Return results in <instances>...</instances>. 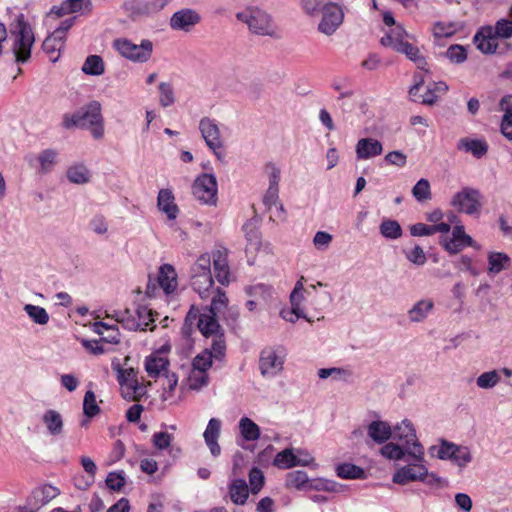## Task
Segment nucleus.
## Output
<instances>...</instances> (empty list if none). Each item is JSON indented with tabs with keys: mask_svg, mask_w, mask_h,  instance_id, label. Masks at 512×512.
I'll return each mask as SVG.
<instances>
[{
	"mask_svg": "<svg viewBox=\"0 0 512 512\" xmlns=\"http://www.w3.org/2000/svg\"><path fill=\"white\" fill-rule=\"evenodd\" d=\"M208 382H209V374L208 373L201 371V370H197L196 368L191 366L190 373L187 377V385L189 386L190 389L199 390L202 387L206 386L208 384Z\"/></svg>",
	"mask_w": 512,
	"mask_h": 512,
	"instance_id": "nucleus-40",
	"label": "nucleus"
},
{
	"mask_svg": "<svg viewBox=\"0 0 512 512\" xmlns=\"http://www.w3.org/2000/svg\"><path fill=\"white\" fill-rule=\"evenodd\" d=\"M380 453L387 459L399 460L404 456L403 449L392 442L385 444L381 449Z\"/></svg>",
	"mask_w": 512,
	"mask_h": 512,
	"instance_id": "nucleus-54",
	"label": "nucleus"
},
{
	"mask_svg": "<svg viewBox=\"0 0 512 512\" xmlns=\"http://www.w3.org/2000/svg\"><path fill=\"white\" fill-rule=\"evenodd\" d=\"M158 208L164 212L168 219L173 220L177 217L178 207L175 204V198L171 190L161 189L157 199Z\"/></svg>",
	"mask_w": 512,
	"mask_h": 512,
	"instance_id": "nucleus-27",
	"label": "nucleus"
},
{
	"mask_svg": "<svg viewBox=\"0 0 512 512\" xmlns=\"http://www.w3.org/2000/svg\"><path fill=\"white\" fill-rule=\"evenodd\" d=\"M368 435L377 443H384L391 435V427L383 421H373L368 426Z\"/></svg>",
	"mask_w": 512,
	"mask_h": 512,
	"instance_id": "nucleus-33",
	"label": "nucleus"
},
{
	"mask_svg": "<svg viewBox=\"0 0 512 512\" xmlns=\"http://www.w3.org/2000/svg\"><path fill=\"white\" fill-rule=\"evenodd\" d=\"M84 6V0H66L60 6H54L50 14H54L56 17H61L66 14L79 12Z\"/></svg>",
	"mask_w": 512,
	"mask_h": 512,
	"instance_id": "nucleus-39",
	"label": "nucleus"
},
{
	"mask_svg": "<svg viewBox=\"0 0 512 512\" xmlns=\"http://www.w3.org/2000/svg\"><path fill=\"white\" fill-rule=\"evenodd\" d=\"M10 33L14 36L13 52L18 63H25L31 57V49L35 38L31 25L23 14L15 17L10 24Z\"/></svg>",
	"mask_w": 512,
	"mask_h": 512,
	"instance_id": "nucleus-1",
	"label": "nucleus"
},
{
	"mask_svg": "<svg viewBox=\"0 0 512 512\" xmlns=\"http://www.w3.org/2000/svg\"><path fill=\"white\" fill-rule=\"evenodd\" d=\"M200 21V16L191 9H183L173 14L170 25L173 29L189 31Z\"/></svg>",
	"mask_w": 512,
	"mask_h": 512,
	"instance_id": "nucleus-24",
	"label": "nucleus"
},
{
	"mask_svg": "<svg viewBox=\"0 0 512 512\" xmlns=\"http://www.w3.org/2000/svg\"><path fill=\"white\" fill-rule=\"evenodd\" d=\"M193 195L207 204H214L217 199V181L211 174H202L192 185Z\"/></svg>",
	"mask_w": 512,
	"mask_h": 512,
	"instance_id": "nucleus-14",
	"label": "nucleus"
},
{
	"mask_svg": "<svg viewBox=\"0 0 512 512\" xmlns=\"http://www.w3.org/2000/svg\"><path fill=\"white\" fill-rule=\"evenodd\" d=\"M56 157V151L51 149H47L39 155L38 160L40 162L42 172H48L53 168L56 162Z\"/></svg>",
	"mask_w": 512,
	"mask_h": 512,
	"instance_id": "nucleus-53",
	"label": "nucleus"
},
{
	"mask_svg": "<svg viewBox=\"0 0 512 512\" xmlns=\"http://www.w3.org/2000/svg\"><path fill=\"white\" fill-rule=\"evenodd\" d=\"M83 413L88 418H92L100 413V407L97 404L94 392L87 391L83 400Z\"/></svg>",
	"mask_w": 512,
	"mask_h": 512,
	"instance_id": "nucleus-46",
	"label": "nucleus"
},
{
	"mask_svg": "<svg viewBox=\"0 0 512 512\" xmlns=\"http://www.w3.org/2000/svg\"><path fill=\"white\" fill-rule=\"evenodd\" d=\"M511 264L510 257L501 252H491L488 254V273L498 274L502 270L509 268Z\"/></svg>",
	"mask_w": 512,
	"mask_h": 512,
	"instance_id": "nucleus-34",
	"label": "nucleus"
},
{
	"mask_svg": "<svg viewBox=\"0 0 512 512\" xmlns=\"http://www.w3.org/2000/svg\"><path fill=\"white\" fill-rule=\"evenodd\" d=\"M394 438L401 441L407 452L417 459H421L424 452L422 446L418 443L413 425L407 421H402L394 429Z\"/></svg>",
	"mask_w": 512,
	"mask_h": 512,
	"instance_id": "nucleus-11",
	"label": "nucleus"
},
{
	"mask_svg": "<svg viewBox=\"0 0 512 512\" xmlns=\"http://www.w3.org/2000/svg\"><path fill=\"white\" fill-rule=\"evenodd\" d=\"M171 345L163 344L159 349L152 352L145 359V370L149 377L158 378L168 371Z\"/></svg>",
	"mask_w": 512,
	"mask_h": 512,
	"instance_id": "nucleus-12",
	"label": "nucleus"
},
{
	"mask_svg": "<svg viewBox=\"0 0 512 512\" xmlns=\"http://www.w3.org/2000/svg\"><path fill=\"white\" fill-rule=\"evenodd\" d=\"M381 234L390 239H397L402 235V228L395 220H384L380 225Z\"/></svg>",
	"mask_w": 512,
	"mask_h": 512,
	"instance_id": "nucleus-47",
	"label": "nucleus"
},
{
	"mask_svg": "<svg viewBox=\"0 0 512 512\" xmlns=\"http://www.w3.org/2000/svg\"><path fill=\"white\" fill-rule=\"evenodd\" d=\"M439 244L449 254H457L465 247H474V240L466 234L463 225H455L452 230V236L442 235Z\"/></svg>",
	"mask_w": 512,
	"mask_h": 512,
	"instance_id": "nucleus-13",
	"label": "nucleus"
},
{
	"mask_svg": "<svg viewBox=\"0 0 512 512\" xmlns=\"http://www.w3.org/2000/svg\"><path fill=\"white\" fill-rule=\"evenodd\" d=\"M309 478L304 471H292L286 475L285 486L288 489L303 490L308 486Z\"/></svg>",
	"mask_w": 512,
	"mask_h": 512,
	"instance_id": "nucleus-37",
	"label": "nucleus"
},
{
	"mask_svg": "<svg viewBox=\"0 0 512 512\" xmlns=\"http://www.w3.org/2000/svg\"><path fill=\"white\" fill-rule=\"evenodd\" d=\"M455 31V26L452 23L438 22L433 26V34L437 38L450 37Z\"/></svg>",
	"mask_w": 512,
	"mask_h": 512,
	"instance_id": "nucleus-61",
	"label": "nucleus"
},
{
	"mask_svg": "<svg viewBox=\"0 0 512 512\" xmlns=\"http://www.w3.org/2000/svg\"><path fill=\"white\" fill-rule=\"evenodd\" d=\"M406 257L410 262L416 265H423L426 262L425 252L418 245H416L410 251L406 252Z\"/></svg>",
	"mask_w": 512,
	"mask_h": 512,
	"instance_id": "nucleus-62",
	"label": "nucleus"
},
{
	"mask_svg": "<svg viewBox=\"0 0 512 512\" xmlns=\"http://www.w3.org/2000/svg\"><path fill=\"white\" fill-rule=\"evenodd\" d=\"M25 311L38 324L44 325L49 321L48 313L42 307L28 304L25 306Z\"/></svg>",
	"mask_w": 512,
	"mask_h": 512,
	"instance_id": "nucleus-49",
	"label": "nucleus"
},
{
	"mask_svg": "<svg viewBox=\"0 0 512 512\" xmlns=\"http://www.w3.org/2000/svg\"><path fill=\"white\" fill-rule=\"evenodd\" d=\"M336 473L343 479H362L365 477L364 470L352 463H342L336 467Z\"/></svg>",
	"mask_w": 512,
	"mask_h": 512,
	"instance_id": "nucleus-38",
	"label": "nucleus"
},
{
	"mask_svg": "<svg viewBox=\"0 0 512 512\" xmlns=\"http://www.w3.org/2000/svg\"><path fill=\"white\" fill-rule=\"evenodd\" d=\"M83 121L86 122L89 129L96 139L104 136L103 117L101 114V105L97 101H92L82 108Z\"/></svg>",
	"mask_w": 512,
	"mask_h": 512,
	"instance_id": "nucleus-17",
	"label": "nucleus"
},
{
	"mask_svg": "<svg viewBox=\"0 0 512 512\" xmlns=\"http://www.w3.org/2000/svg\"><path fill=\"white\" fill-rule=\"evenodd\" d=\"M117 378L125 397L139 400L144 394L145 386L138 381L137 372L133 368L119 369Z\"/></svg>",
	"mask_w": 512,
	"mask_h": 512,
	"instance_id": "nucleus-15",
	"label": "nucleus"
},
{
	"mask_svg": "<svg viewBox=\"0 0 512 512\" xmlns=\"http://www.w3.org/2000/svg\"><path fill=\"white\" fill-rule=\"evenodd\" d=\"M239 432L245 441H256L260 438V427L250 418L242 417L239 421Z\"/></svg>",
	"mask_w": 512,
	"mask_h": 512,
	"instance_id": "nucleus-35",
	"label": "nucleus"
},
{
	"mask_svg": "<svg viewBox=\"0 0 512 512\" xmlns=\"http://www.w3.org/2000/svg\"><path fill=\"white\" fill-rule=\"evenodd\" d=\"M173 438L168 432H156L152 436V443L157 449L164 450L171 445Z\"/></svg>",
	"mask_w": 512,
	"mask_h": 512,
	"instance_id": "nucleus-58",
	"label": "nucleus"
},
{
	"mask_svg": "<svg viewBox=\"0 0 512 512\" xmlns=\"http://www.w3.org/2000/svg\"><path fill=\"white\" fill-rule=\"evenodd\" d=\"M221 422L216 418L209 420L206 430L204 432V439L209 447L213 456H218L221 452V448L218 444V438L220 436Z\"/></svg>",
	"mask_w": 512,
	"mask_h": 512,
	"instance_id": "nucleus-25",
	"label": "nucleus"
},
{
	"mask_svg": "<svg viewBox=\"0 0 512 512\" xmlns=\"http://www.w3.org/2000/svg\"><path fill=\"white\" fill-rule=\"evenodd\" d=\"M380 141L373 138H362L357 142L356 154L358 159H369L382 154Z\"/></svg>",
	"mask_w": 512,
	"mask_h": 512,
	"instance_id": "nucleus-26",
	"label": "nucleus"
},
{
	"mask_svg": "<svg viewBox=\"0 0 512 512\" xmlns=\"http://www.w3.org/2000/svg\"><path fill=\"white\" fill-rule=\"evenodd\" d=\"M492 32L496 37L508 39L512 37V21L508 19H501L496 22L495 26L492 27Z\"/></svg>",
	"mask_w": 512,
	"mask_h": 512,
	"instance_id": "nucleus-48",
	"label": "nucleus"
},
{
	"mask_svg": "<svg viewBox=\"0 0 512 512\" xmlns=\"http://www.w3.org/2000/svg\"><path fill=\"white\" fill-rule=\"evenodd\" d=\"M423 88V79L420 77L419 81H417L409 90V95L414 102H418L421 104L432 105L438 99V94L435 93V90H432L430 86L427 87L426 92L421 94L420 91Z\"/></svg>",
	"mask_w": 512,
	"mask_h": 512,
	"instance_id": "nucleus-28",
	"label": "nucleus"
},
{
	"mask_svg": "<svg viewBox=\"0 0 512 512\" xmlns=\"http://www.w3.org/2000/svg\"><path fill=\"white\" fill-rule=\"evenodd\" d=\"M226 343L225 339L218 336L212 343L211 348L204 349L201 353L197 354L193 360L191 366L197 370L208 373L212 367L213 359L222 360L225 357Z\"/></svg>",
	"mask_w": 512,
	"mask_h": 512,
	"instance_id": "nucleus-9",
	"label": "nucleus"
},
{
	"mask_svg": "<svg viewBox=\"0 0 512 512\" xmlns=\"http://www.w3.org/2000/svg\"><path fill=\"white\" fill-rule=\"evenodd\" d=\"M229 495L233 503L243 505L249 496V488L245 480H233L229 486Z\"/></svg>",
	"mask_w": 512,
	"mask_h": 512,
	"instance_id": "nucleus-32",
	"label": "nucleus"
},
{
	"mask_svg": "<svg viewBox=\"0 0 512 512\" xmlns=\"http://www.w3.org/2000/svg\"><path fill=\"white\" fill-rule=\"evenodd\" d=\"M82 71L88 75H101L104 72V63L100 56L90 55L85 60Z\"/></svg>",
	"mask_w": 512,
	"mask_h": 512,
	"instance_id": "nucleus-43",
	"label": "nucleus"
},
{
	"mask_svg": "<svg viewBox=\"0 0 512 512\" xmlns=\"http://www.w3.org/2000/svg\"><path fill=\"white\" fill-rule=\"evenodd\" d=\"M406 41V33L405 31L397 27L391 31V33L383 36L380 40L381 44L385 47H391L395 51H397L398 43L403 44Z\"/></svg>",
	"mask_w": 512,
	"mask_h": 512,
	"instance_id": "nucleus-42",
	"label": "nucleus"
},
{
	"mask_svg": "<svg viewBox=\"0 0 512 512\" xmlns=\"http://www.w3.org/2000/svg\"><path fill=\"white\" fill-rule=\"evenodd\" d=\"M413 196L418 201L431 198L430 184L426 179H420L412 189Z\"/></svg>",
	"mask_w": 512,
	"mask_h": 512,
	"instance_id": "nucleus-52",
	"label": "nucleus"
},
{
	"mask_svg": "<svg viewBox=\"0 0 512 512\" xmlns=\"http://www.w3.org/2000/svg\"><path fill=\"white\" fill-rule=\"evenodd\" d=\"M418 480L427 484L440 483L439 478H436L434 474H428L427 468L419 463L402 467L393 475V482L400 485Z\"/></svg>",
	"mask_w": 512,
	"mask_h": 512,
	"instance_id": "nucleus-8",
	"label": "nucleus"
},
{
	"mask_svg": "<svg viewBox=\"0 0 512 512\" xmlns=\"http://www.w3.org/2000/svg\"><path fill=\"white\" fill-rule=\"evenodd\" d=\"M209 298L211 299V303L209 306L205 307L208 312L221 315L228 309L229 299L223 289L219 287L213 289L212 295Z\"/></svg>",
	"mask_w": 512,
	"mask_h": 512,
	"instance_id": "nucleus-30",
	"label": "nucleus"
},
{
	"mask_svg": "<svg viewBox=\"0 0 512 512\" xmlns=\"http://www.w3.org/2000/svg\"><path fill=\"white\" fill-rule=\"evenodd\" d=\"M113 45L123 57L137 62H146L153 51V44L149 40H143L141 44L137 45L122 38L116 39Z\"/></svg>",
	"mask_w": 512,
	"mask_h": 512,
	"instance_id": "nucleus-7",
	"label": "nucleus"
},
{
	"mask_svg": "<svg viewBox=\"0 0 512 512\" xmlns=\"http://www.w3.org/2000/svg\"><path fill=\"white\" fill-rule=\"evenodd\" d=\"M114 317L116 322L131 331H152L155 328L153 312L146 306L115 311Z\"/></svg>",
	"mask_w": 512,
	"mask_h": 512,
	"instance_id": "nucleus-3",
	"label": "nucleus"
},
{
	"mask_svg": "<svg viewBox=\"0 0 512 512\" xmlns=\"http://www.w3.org/2000/svg\"><path fill=\"white\" fill-rule=\"evenodd\" d=\"M67 177L69 181L76 184L87 183L90 179V173L86 166L83 164H77L71 166L67 170Z\"/></svg>",
	"mask_w": 512,
	"mask_h": 512,
	"instance_id": "nucleus-41",
	"label": "nucleus"
},
{
	"mask_svg": "<svg viewBox=\"0 0 512 512\" xmlns=\"http://www.w3.org/2000/svg\"><path fill=\"white\" fill-rule=\"evenodd\" d=\"M213 268L217 281L224 286L231 282V271L228 262V251L225 248H219L212 252Z\"/></svg>",
	"mask_w": 512,
	"mask_h": 512,
	"instance_id": "nucleus-21",
	"label": "nucleus"
},
{
	"mask_svg": "<svg viewBox=\"0 0 512 512\" xmlns=\"http://www.w3.org/2000/svg\"><path fill=\"white\" fill-rule=\"evenodd\" d=\"M191 286L203 300L212 295L215 287L211 274V257L208 254L201 255L192 266Z\"/></svg>",
	"mask_w": 512,
	"mask_h": 512,
	"instance_id": "nucleus-2",
	"label": "nucleus"
},
{
	"mask_svg": "<svg viewBox=\"0 0 512 512\" xmlns=\"http://www.w3.org/2000/svg\"><path fill=\"white\" fill-rule=\"evenodd\" d=\"M303 277L299 281H297L294 290L290 295L291 302V310H282L281 315L284 319L294 322L296 319L303 317L306 318L307 315L305 313V307L301 305L302 300L304 299V287H303Z\"/></svg>",
	"mask_w": 512,
	"mask_h": 512,
	"instance_id": "nucleus-20",
	"label": "nucleus"
},
{
	"mask_svg": "<svg viewBox=\"0 0 512 512\" xmlns=\"http://www.w3.org/2000/svg\"><path fill=\"white\" fill-rule=\"evenodd\" d=\"M199 128L207 146L213 150L214 154L220 159L223 144L217 124L209 118H203L200 121Z\"/></svg>",
	"mask_w": 512,
	"mask_h": 512,
	"instance_id": "nucleus-19",
	"label": "nucleus"
},
{
	"mask_svg": "<svg viewBox=\"0 0 512 512\" xmlns=\"http://www.w3.org/2000/svg\"><path fill=\"white\" fill-rule=\"evenodd\" d=\"M154 280L165 295L175 294L178 290V273L171 264L161 265Z\"/></svg>",
	"mask_w": 512,
	"mask_h": 512,
	"instance_id": "nucleus-18",
	"label": "nucleus"
},
{
	"mask_svg": "<svg viewBox=\"0 0 512 512\" xmlns=\"http://www.w3.org/2000/svg\"><path fill=\"white\" fill-rule=\"evenodd\" d=\"M75 17L66 19L61 22L49 36L46 37L42 44L43 51L51 62H56L65 46V40L69 29L74 25Z\"/></svg>",
	"mask_w": 512,
	"mask_h": 512,
	"instance_id": "nucleus-5",
	"label": "nucleus"
},
{
	"mask_svg": "<svg viewBox=\"0 0 512 512\" xmlns=\"http://www.w3.org/2000/svg\"><path fill=\"white\" fill-rule=\"evenodd\" d=\"M218 314L213 312H208L206 308H204L203 312H200V309L195 305H192L185 317L186 324H192L193 321L197 320V327L201 334L208 338L212 337V342L218 337L221 336L225 339L223 332L221 331V327L216 319Z\"/></svg>",
	"mask_w": 512,
	"mask_h": 512,
	"instance_id": "nucleus-4",
	"label": "nucleus"
},
{
	"mask_svg": "<svg viewBox=\"0 0 512 512\" xmlns=\"http://www.w3.org/2000/svg\"><path fill=\"white\" fill-rule=\"evenodd\" d=\"M265 172L269 177L270 186L267 191V197H276L278 193V182L280 179V170L271 163L266 164Z\"/></svg>",
	"mask_w": 512,
	"mask_h": 512,
	"instance_id": "nucleus-44",
	"label": "nucleus"
},
{
	"mask_svg": "<svg viewBox=\"0 0 512 512\" xmlns=\"http://www.w3.org/2000/svg\"><path fill=\"white\" fill-rule=\"evenodd\" d=\"M260 370L264 376H274L283 368V359L273 348L262 350L259 360Z\"/></svg>",
	"mask_w": 512,
	"mask_h": 512,
	"instance_id": "nucleus-22",
	"label": "nucleus"
},
{
	"mask_svg": "<svg viewBox=\"0 0 512 512\" xmlns=\"http://www.w3.org/2000/svg\"><path fill=\"white\" fill-rule=\"evenodd\" d=\"M500 381V375L496 370L485 372L477 378V385L480 388L488 389L494 387Z\"/></svg>",
	"mask_w": 512,
	"mask_h": 512,
	"instance_id": "nucleus-51",
	"label": "nucleus"
},
{
	"mask_svg": "<svg viewBox=\"0 0 512 512\" xmlns=\"http://www.w3.org/2000/svg\"><path fill=\"white\" fill-rule=\"evenodd\" d=\"M459 148L470 152L477 158H481L487 153L488 145L484 140L463 138L459 143Z\"/></svg>",
	"mask_w": 512,
	"mask_h": 512,
	"instance_id": "nucleus-36",
	"label": "nucleus"
},
{
	"mask_svg": "<svg viewBox=\"0 0 512 512\" xmlns=\"http://www.w3.org/2000/svg\"><path fill=\"white\" fill-rule=\"evenodd\" d=\"M106 485L113 491H120L125 485V476L123 471L111 472L106 478Z\"/></svg>",
	"mask_w": 512,
	"mask_h": 512,
	"instance_id": "nucleus-55",
	"label": "nucleus"
},
{
	"mask_svg": "<svg viewBox=\"0 0 512 512\" xmlns=\"http://www.w3.org/2000/svg\"><path fill=\"white\" fill-rule=\"evenodd\" d=\"M62 125L66 129H70L72 127H79V128L87 127L86 122L83 121L82 111H78L77 113H74V114H65L63 116Z\"/></svg>",
	"mask_w": 512,
	"mask_h": 512,
	"instance_id": "nucleus-57",
	"label": "nucleus"
},
{
	"mask_svg": "<svg viewBox=\"0 0 512 512\" xmlns=\"http://www.w3.org/2000/svg\"><path fill=\"white\" fill-rule=\"evenodd\" d=\"M498 40L499 39L492 32V26L481 27L473 38L477 49L484 54L495 53L499 46Z\"/></svg>",
	"mask_w": 512,
	"mask_h": 512,
	"instance_id": "nucleus-23",
	"label": "nucleus"
},
{
	"mask_svg": "<svg viewBox=\"0 0 512 512\" xmlns=\"http://www.w3.org/2000/svg\"><path fill=\"white\" fill-rule=\"evenodd\" d=\"M42 421L51 435L58 436L63 432V418L59 412L47 410L42 416Z\"/></svg>",
	"mask_w": 512,
	"mask_h": 512,
	"instance_id": "nucleus-31",
	"label": "nucleus"
},
{
	"mask_svg": "<svg viewBox=\"0 0 512 512\" xmlns=\"http://www.w3.org/2000/svg\"><path fill=\"white\" fill-rule=\"evenodd\" d=\"M343 19L342 8L336 3L328 2L323 6L322 19L318 28L322 33L331 35L342 24Z\"/></svg>",
	"mask_w": 512,
	"mask_h": 512,
	"instance_id": "nucleus-16",
	"label": "nucleus"
},
{
	"mask_svg": "<svg viewBox=\"0 0 512 512\" xmlns=\"http://www.w3.org/2000/svg\"><path fill=\"white\" fill-rule=\"evenodd\" d=\"M328 0H302L301 6L306 14L310 16L318 15L323 9V6L327 4Z\"/></svg>",
	"mask_w": 512,
	"mask_h": 512,
	"instance_id": "nucleus-56",
	"label": "nucleus"
},
{
	"mask_svg": "<svg viewBox=\"0 0 512 512\" xmlns=\"http://www.w3.org/2000/svg\"><path fill=\"white\" fill-rule=\"evenodd\" d=\"M306 462L298 459V457L294 454L293 450L290 448H286L279 453L276 454L273 465L278 469H290L299 465H306Z\"/></svg>",
	"mask_w": 512,
	"mask_h": 512,
	"instance_id": "nucleus-29",
	"label": "nucleus"
},
{
	"mask_svg": "<svg viewBox=\"0 0 512 512\" xmlns=\"http://www.w3.org/2000/svg\"><path fill=\"white\" fill-rule=\"evenodd\" d=\"M447 57L452 62L462 63L467 59V52L461 45H451L447 50Z\"/></svg>",
	"mask_w": 512,
	"mask_h": 512,
	"instance_id": "nucleus-59",
	"label": "nucleus"
},
{
	"mask_svg": "<svg viewBox=\"0 0 512 512\" xmlns=\"http://www.w3.org/2000/svg\"><path fill=\"white\" fill-rule=\"evenodd\" d=\"M237 18L248 24L249 29L260 35H275V27L267 13L258 8H249L237 14Z\"/></svg>",
	"mask_w": 512,
	"mask_h": 512,
	"instance_id": "nucleus-6",
	"label": "nucleus"
},
{
	"mask_svg": "<svg viewBox=\"0 0 512 512\" xmlns=\"http://www.w3.org/2000/svg\"><path fill=\"white\" fill-rule=\"evenodd\" d=\"M451 205L459 212L478 215L481 210V195L478 190L465 187L453 196Z\"/></svg>",
	"mask_w": 512,
	"mask_h": 512,
	"instance_id": "nucleus-10",
	"label": "nucleus"
},
{
	"mask_svg": "<svg viewBox=\"0 0 512 512\" xmlns=\"http://www.w3.org/2000/svg\"><path fill=\"white\" fill-rule=\"evenodd\" d=\"M397 52L404 53L410 60L414 59L420 54L419 48L407 40L403 44L398 43Z\"/></svg>",
	"mask_w": 512,
	"mask_h": 512,
	"instance_id": "nucleus-64",
	"label": "nucleus"
},
{
	"mask_svg": "<svg viewBox=\"0 0 512 512\" xmlns=\"http://www.w3.org/2000/svg\"><path fill=\"white\" fill-rule=\"evenodd\" d=\"M264 474L263 472L257 468L254 467L249 472V483H250V490L253 494H257L264 485Z\"/></svg>",
	"mask_w": 512,
	"mask_h": 512,
	"instance_id": "nucleus-50",
	"label": "nucleus"
},
{
	"mask_svg": "<svg viewBox=\"0 0 512 512\" xmlns=\"http://www.w3.org/2000/svg\"><path fill=\"white\" fill-rule=\"evenodd\" d=\"M160 103L162 106L167 107L174 103L173 88L168 83H161L159 85Z\"/></svg>",
	"mask_w": 512,
	"mask_h": 512,
	"instance_id": "nucleus-60",
	"label": "nucleus"
},
{
	"mask_svg": "<svg viewBox=\"0 0 512 512\" xmlns=\"http://www.w3.org/2000/svg\"><path fill=\"white\" fill-rule=\"evenodd\" d=\"M433 302L431 300H421L419 301L410 311L409 316L412 321H421L423 320L427 313L431 311L433 308Z\"/></svg>",
	"mask_w": 512,
	"mask_h": 512,
	"instance_id": "nucleus-45",
	"label": "nucleus"
},
{
	"mask_svg": "<svg viewBox=\"0 0 512 512\" xmlns=\"http://www.w3.org/2000/svg\"><path fill=\"white\" fill-rule=\"evenodd\" d=\"M459 466H464L471 460L470 452L467 447L456 446L452 459Z\"/></svg>",
	"mask_w": 512,
	"mask_h": 512,
	"instance_id": "nucleus-63",
	"label": "nucleus"
}]
</instances>
